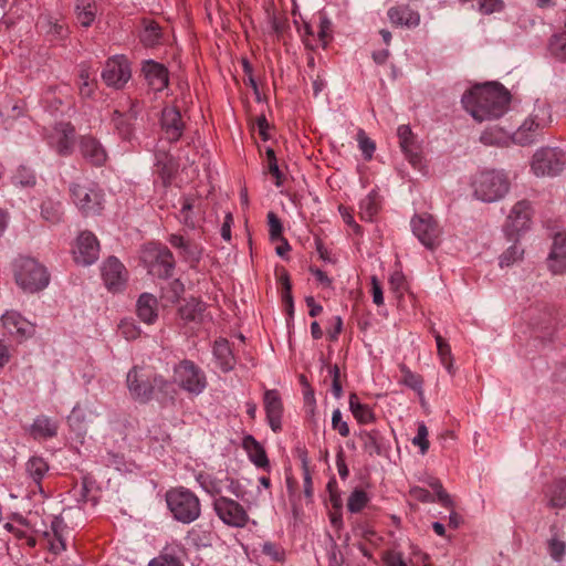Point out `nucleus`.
I'll use <instances>...</instances> for the list:
<instances>
[{"label": "nucleus", "instance_id": "20e7f679", "mask_svg": "<svg viewBox=\"0 0 566 566\" xmlns=\"http://www.w3.org/2000/svg\"><path fill=\"white\" fill-rule=\"evenodd\" d=\"M472 188L476 199L483 202H495L509 192L510 180L503 170L488 169L475 175Z\"/></svg>", "mask_w": 566, "mask_h": 566}, {"label": "nucleus", "instance_id": "c03bdc74", "mask_svg": "<svg viewBox=\"0 0 566 566\" xmlns=\"http://www.w3.org/2000/svg\"><path fill=\"white\" fill-rule=\"evenodd\" d=\"M31 431L34 437L52 438L57 433V426L46 417H38L31 427Z\"/></svg>", "mask_w": 566, "mask_h": 566}, {"label": "nucleus", "instance_id": "39448f33", "mask_svg": "<svg viewBox=\"0 0 566 566\" xmlns=\"http://www.w3.org/2000/svg\"><path fill=\"white\" fill-rule=\"evenodd\" d=\"M174 384L197 396L206 389L207 378L202 369L192 360L184 359L174 367Z\"/></svg>", "mask_w": 566, "mask_h": 566}, {"label": "nucleus", "instance_id": "9b49d317", "mask_svg": "<svg viewBox=\"0 0 566 566\" xmlns=\"http://www.w3.org/2000/svg\"><path fill=\"white\" fill-rule=\"evenodd\" d=\"M36 28L50 42H60L69 38L70 30L59 13L42 12L36 21Z\"/></svg>", "mask_w": 566, "mask_h": 566}, {"label": "nucleus", "instance_id": "680f3d73", "mask_svg": "<svg viewBox=\"0 0 566 566\" xmlns=\"http://www.w3.org/2000/svg\"><path fill=\"white\" fill-rule=\"evenodd\" d=\"M358 143H359V148L364 155V158L367 160L371 159L374 151L376 149V146H375V143L369 137H367V135L365 134L364 130H360L358 133Z\"/></svg>", "mask_w": 566, "mask_h": 566}, {"label": "nucleus", "instance_id": "79ce46f5", "mask_svg": "<svg viewBox=\"0 0 566 566\" xmlns=\"http://www.w3.org/2000/svg\"><path fill=\"white\" fill-rule=\"evenodd\" d=\"M155 265L159 266L158 274L168 277L175 268L174 255L168 248H160L155 255Z\"/></svg>", "mask_w": 566, "mask_h": 566}, {"label": "nucleus", "instance_id": "2f4dec72", "mask_svg": "<svg viewBox=\"0 0 566 566\" xmlns=\"http://www.w3.org/2000/svg\"><path fill=\"white\" fill-rule=\"evenodd\" d=\"M40 214L44 221L57 224L64 217L63 205L59 199L46 197L40 205Z\"/></svg>", "mask_w": 566, "mask_h": 566}, {"label": "nucleus", "instance_id": "412c9836", "mask_svg": "<svg viewBox=\"0 0 566 566\" xmlns=\"http://www.w3.org/2000/svg\"><path fill=\"white\" fill-rule=\"evenodd\" d=\"M531 327L541 333L538 337H546L552 334L555 324L553 310L549 306L532 308L528 313Z\"/></svg>", "mask_w": 566, "mask_h": 566}, {"label": "nucleus", "instance_id": "a878e982", "mask_svg": "<svg viewBox=\"0 0 566 566\" xmlns=\"http://www.w3.org/2000/svg\"><path fill=\"white\" fill-rule=\"evenodd\" d=\"M387 15L389 21L398 27L416 28L420 23V14L409 6L391 7Z\"/></svg>", "mask_w": 566, "mask_h": 566}, {"label": "nucleus", "instance_id": "a18cd8bd", "mask_svg": "<svg viewBox=\"0 0 566 566\" xmlns=\"http://www.w3.org/2000/svg\"><path fill=\"white\" fill-rule=\"evenodd\" d=\"M48 470L49 465L41 457H32L27 462V472L36 484H40Z\"/></svg>", "mask_w": 566, "mask_h": 566}, {"label": "nucleus", "instance_id": "ddd939ff", "mask_svg": "<svg viewBox=\"0 0 566 566\" xmlns=\"http://www.w3.org/2000/svg\"><path fill=\"white\" fill-rule=\"evenodd\" d=\"M130 67L126 57L114 56L109 59L102 72V80L107 86L122 88L130 78Z\"/></svg>", "mask_w": 566, "mask_h": 566}, {"label": "nucleus", "instance_id": "4468645a", "mask_svg": "<svg viewBox=\"0 0 566 566\" xmlns=\"http://www.w3.org/2000/svg\"><path fill=\"white\" fill-rule=\"evenodd\" d=\"M99 244L96 237L90 231H83L76 240L73 250L74 261L81 265H91L98 259Z\"/></svg>", "mask_w": 566, "mask_h": 566}, {"label": "nucleus", "instance_id": "5fc2aeb1", "mask_svg": "<svg viewBox=\"0 0 566 566\" xmlns=\"http://www.w3.org/2000/svg\"><path fill=\"white\" fill-rule=\"evenodd\" d=\"M523 254L524 250L514 243L500 255V266L505 268L513 265L515 262L522 260Z\"/></svg>", "mask_w": 566, "mask_h": 566}, {"label": "nucleus", "instance_id": "603ef678", "mask_svg": "<svg viewBox=\"0 0 566 566\" xmlns=\"http://www.w3.org/2000/svg\"><path fill=\"white\" fill-rule=\"evenodd\" d=\"M12 181L17 186L34 187L36 184V177L29 167L22 165L17 169L12 177Z\"/></svg>", "mask_w": 566, "mask_h": 566}, {"label": "nucleus", "instance_id": "f257e3e1", "mask_svg": "<svg viewBox=\"0 0 566 566\" xmlns=\"http://www.w3.org/2000/svg\"><path fill=\"white\" fill-rule=\"evenodd\" d=\"M510 92L500 83L475 85L467 91L461 103L476 122L500 118L509 107Z\"/></svg>", "mask_w": 566, "mask_h": 566}, {"label": "nucleus", "instance_id": "a19ab883", "mask_svg": "<svg viewBox=\"0 0 566 566\" xmlns=\"http://www.w3.org/2000/svg\"><path fill=\"white\" fill-rule=\"evenodd\" d=\"M178 219L188 229H196L199 219L195 213V199L184 198Z\"/></svg>", "mask_w": 566, "mask_h": 566}, {"label": "nucleus", "instance_id": "6e6552de", "mask_svg": "<svg viewBox=\"0 0 566 566\" xmlns=\"http://www.w3.org/2000/svg\"><path fill=\"white\" fill-rule=\"evenodd\" d=\"M549 119V108L546 105L537 106L530 118L513 135L514 143L526 146L536 142L541 130L547 125Z\"/></svg>", "mask_w": 566, "mask_h": 566}, {"label": "nucleus", "instance_id": "9d476101", "mask_svg": "<svg viewBox=\"0 0 566 566\" xmlns=\"http://www.w3.org/2000/svg\"><path fill=\"white\" fill-rule=\"evenodd\" d=\"M532 219V207L530 201L521 200L516 202L504 224V232L509 240H516L521 232L530 228Z\"/></svg>", "mask_w": 566, "mask_h": 566}, {"label": "nucleus", "instance_id": "7ed1b4c3", "mask_svg": "<svg viewBox=\"0 0 566 566\" xmlns=\"http://www.w3.org/2000/svg\"><path fill=\"white\" fill-rule=\"evenodd\" d=\"M13 273L15 283L28 293L42 291L50 283L46 268L33 258H18L13 262Z\"/></svg>", "mask_w": 566, "mask_h": 566}, {"label": "nucleus", "instance_id": "8fccbe9b", "mask_svg": "<svg viewBox=\"0 0 566 566\" xmlns=\"http://www.w3.org/2000/svg\"><path fill=\"white\" fill-rule=\"evenodd\" d=\"M179 255L184 261L188 262L191 268H196L202 255V248L189 240L186 241L184 247L179 250Z\"/></svg>", "mask_w": 566, "mask_h": 566}, {"label": "nucleus", "instance_id": "cd10ccee", "mask_svg": "<svg viewBox=\"0 0 566 566\" xmlns=\"http://www.w3.org/2000/svg\"><path fill=\"white\" fill-rule=\"evenodd\" d=\"M364 451L370 457H379L385 452V439L379 430H363L359 433Z\"/></svg>", "mask_w": 566, "mask_h": 566}, {"label": "nucleus", "instance_id": "c85d7f7f", "mask_svg": "<svg viewBox=\"0 0 566 566\" xmlns=\"http://www.w3.org/2000/svg\"><path fill=\"white\" fill-rule=\"evenodd\" d=\"M242 446L247 451L249 459L253 462L258 468H269V459L263 446L254 439L252 436H245L243 438Z\"/></svg>", "mask_w": 566, "mask_h": 566}, {"label": "nucleus", "instance_id": "f704fd0d", "mask_svg": "<svg viewBox=\"0 0 566 566\" xmlns=\"http://www.w3.org/2000/svg\"><path fill=\"white\" fill-rule=\"evenodd\" d=\"M97 13V6L95 1L76 0L75 15L77 22L83 28H88L95 21Z\"/></svg>", "mask_w": 566, "mask_h": 566}, {"label": "nucleus", "instance_id": "423d86ee", "mask_svg": "<svg viewBox=\"0 0 566 566\" xmlns=\"http://www.w3.org/2000/svg\"><path fill=\"white\" fill-rule=\"evenodd\" d=\"M70 192L74 203L84 216H95L103 210V192L96 185L72 182Z\"/></svg>", "mask_w": 566, "mask_h": 566}, {"label": "nucleus", "instance_id": "b1692460", "mask_svg": "<svg viewBox=\"0 0 566 566\" xmlns=\"http://www.w3.org/2000/svg\"><path fill=\"white\" fill-rule=\"evenodd\" d=\"M565 258L566 233H556L547 258V266L553 274H562L565 272Z\"/></svg>", "mask_w": 566, "mask_h": 566}, {"label": "nucleus", "instance_id": "72a5a7b5", "mask_svg": "<svg viewBox=\"0 0 566 566\" xmlns=\"http://www.w3.org/2000/svg\"><path fill=\"white\" fill-rule=\"evenodd\" d=\"M205 312L206 303L196 297H190L179 308L181 318L188 322H202Z\"/></svg>", "mask_w": 566, "mask_h": 566}, {"label": "nucleus", "instance_id": "09e8293b", "mask_svg": "<svg viewBox=\"0 0 566 566\" xmlns=\"http://www.w3.org/2000/svg\"><path fill=\"white\" fill-rule=\"evenodd\" d=\"M551 532L552 537L547 542L548 554L555 562H560L566 552V543L558 538L555 525L551 526Z\"/></svg>", "mask_w": 566, "mask_h": 566}, {"label": "nucleus", "instance_id": "a211bd4d", "mask_svg": "<svg viewBox=\"0 0 566 566\" xmlns=\"http://www.w3.org/2000/svg\"><path fill=\"white\" fill-rule=\"evenodd\" d=\"M3 327L8 333L22 342L34 334V325L15 311H7L1 316Z\"/></svg>", "mask_w": 566, "mask_h": 566}, {"label": "nucleus", "instance_id": "ea45409f", "mask_svg": "<svg viewBox=\"0 0 566 566\" xmlns=\"http://www.w3.org/2000/svg\"><path fill=\"white\" fill-rule=\"evenodd\" d=\"M144 30L140 33V41L145 46L153 48L160 42L161 29L159 24L151 20H144Z\"/></svg>", "mask_w": 566, "mask_h": 566}, {"label": "nucleus", "instance_id": "864d4df0", "mask_svg": "<svg viewBox=\"0 0 566 566\" xmlns=\"http://www.w3.org/2000/svg\"><path fill=\"white\" fill-rule=\"evenodd\" d=\"M57 91L61 92L59 86H49L43 95L45 108L51 113L57 112L63 104L62 96H56Z\"/></svg>", "mask_w": 566, "mask_h": 566}, {"label": "nucleus", "instance_id": "774afa93", "mask_svg": "<svg viewBox=\"0 0 566 566\" xmlns=\"http://www.w3.org/2000/svg\"><path fill=\"white\" fill-rule=\"evenodd\" d=\"M382 559L386 566H408L402 554L396 551L386 552Z\"/></svg>", "mask_w": 566, "mask_h": 566}, {"label": "nucleus", "instance_id": "0e129e2a", "mask_svg": "<svg viewBox=\"0 0 566 566\" xmlns=\"http://www.w3.org/2000/svg\"><path fill=\"white\" fill-rule=\"evenodd\" d=\"M412 443L420 448L421 454H424L428 451V429L424 423H420L418 426L417 436L412 439Z\"/></svg>", "mask_w": 566, "mask_h": 566}, {"label": "nucleus", "instance_id": "338daca9", "mask_svg": "<svg viewBox=\"0 0 566 566\" xmlns=\"http://www.w3.org/2000/svg\"><path fill=\"white\" fill-rule=\"evenodd\" d=\"M332 428L337 430L342 437H347L349 434L348 423L342 420V412L339 409H335L333 411Z\"/></svg>", "mask_w": 566, "mask_h": 566}, {"label": "nucleus", "instance_id": "c756f323", "mask_svg": "<svg viewBox=\"0 0 566 566\" xmlns=\"http://www.w3.org/2000/svg\"><path fill=\"white\" fill-rule=\"evenodd\" d=\"M400 146L412 165L419 160L418 147L416 146L415 136L409 125H400L397 129Z\"/></svg>", "mask_w": 566, "mask_h": 566}, {"label": "nucleus", "instance_id": "e433bc0d", "mask_svg": "<svg viewBox=\"0 0 566 566\" xmlns=\"http://www.w3.org/2000/svg\"><path fill=\"white\" fill-rule=\"evenodd\" d=\"M66 528V524L62 516H54L51 522V532L54 536V541L51 542V552L59 554L66 548L63 532Z\"/></svg>", "mask_w": 566, "mask_h": 566}, {"label": "nucleus", "instance_id": "6e6d98bb", "mask_svg": "<svg viewBox=\"0 0 566 566\" xmlns=\"http://www.w3.org/2000/svg\"><path fill=\"white\" fill-rule=\"evenodd\" d=\"M400 371L402 374L401 381L403 385L417 390L418 392L422 391L423 380L420 375L412 373L406 365H400Z\"/></svg>", "mask_w": 566, "mask_h": 566}, {"label": "nucleus", "instance_id": "37998d69", "mask_svg": "<svg viewBox=\"0 0 566 566\" xmlns=\"http://www.w3.org/2000/svg\"><path fill=\"white\" fill-rule=\"evenodd\" d=\"M154 397L158 399H175L176 390L174 388V381L170 382L165 379L161 375H154L153 377Z\"/></svg>", "mask_w": 566, "mask_h": 566}, {"label": "nucleus", "instance_id": "13d9d810", "mask_svg": "<svg viewBox=\"0 0 566 566\" xmlns=\"http://www.w3.org/2000/svg\"><path fill=\"white\" fill-rule=\"evenodd\" d=\"M268 223H269V237L272 242H276L279 240H283V226L280 218L274 212L268 213Z\"/></svg>", "mask_w": 566, "mask_h": 566}, {"label": "nucleus", "instance_id": "58836bf2", "mask_svg": "<svg viewBox=\"0 0 566 566\" xmlns=\"http://www.w3.org/2000/svg\"><path fill=\"white\" fill-rule=\"evenodd\" d=\"M380 208L379 197L376 191H371L359 203V214L365 221H373Z\"/></svg>", "mask_w": 566, "mask_h": 566}, {"label": "nucleus", "instance_id": "5701e85b", "mask_svg": "<svg viewBox=\"0 0 566 566\" xmlns=\"http://www.w3.org/2000/svg\"><path fill=\"white\" fill-rule=\"evenodd\" d=\"M127 386L133 397L142 402H147L154 397L153 378L140 379L137 367L128 371Z\"/></svg>", "mask_w": 566, "mask_h": 566}, {"label": "nucleus", "instance_id": "393cba45", "mask_svg": "<svg viewBox=\"0 0 566 566\" xmlns=\"http://www.w3.org/2000/svg\"><path fill=\"white\" fill-rule=\"evenodd\" d=\"M80 151L83 158L93 166L101 167L106 163L107 155L104 147L91 136L81 138Z\"/></svg>", "mask_w": 566, "mask_h": 566}, {"label": "nucleus", "instance_id": "c9c22d12", "mask_svg": "<svg viewBox=\"0 0 566 566\" xmlns=\"http://www.w3.org/2000/svg\"><path fill=\"white\" fill-rule=\"evenodd\" d=\"M180 551L179 547L166 546L157 557L150 559L148 566H184Z\"/></svg>", "mask_w": 566, "mask_h": 566}, {"label": "nucleus", "instance_id": "4d7b16f0", "mask_svg": "<svg viewBox=\"0 0 566 566\" xmlns=\"http://www.w3.org/2000/svg\"><path fill=\"white\" fill-rule=\"evenodd\" d=\"M224 481L228 482V490L231 494H233L237 499L245 502V503H255L256 500L250 499L248 492L243 490L241 483L238 480H234L227 474L224 475Z\"/></svg>", "mask_w": 566, "mask_h": 566}, {"label": "nucleus", "instance_id": "49530a36", "mask_svg": "<svg viewBox=\"0 0 566 566\" xmlns=\"http://www.w3.org/2000/svg\"><path fill=\"white\" fill-rule=\"evenodd\" d=\"M434 339L437 343L438 355L442 365L446 367L450 375L454 374L452 355L450 345L446 342V339L437 332H434Z\"/></svg>", "mask_w": 566, "mask_h": 566}, {"label": "nucleus", "instance_id": "f8f14e48", "mask_svg": "<svg viewBox=\"0 0 566 566\" xmlns=\"http://www.w3.org/2000/svg\"><path fill=\"white\" fill-rule=\"evenodd\" d=\"M413 234L428 249L439 245L440 229L430 214H417L411 219Z\"/></svg>", "mask_w": 566, "mask_h": 566}, {"label": "nucleus", "instance_id": "1a4fd4ad", "mask_svg": "<svg viewBox=\"0 0 566 566\" xmlns=\"http://www.w3.org/2000/svg\"><path fill=\"white\" fill-rule=\"evenodd\" d=\"M212 505L217 516L228 526L242 528L249 522L247 510L233 499L220 495Z\"/></svg>", "mask_w": 566, "mask_h": 566}, {"label": "nucleus", "instance_id": "e2e57ef3", "mask_svg": "<svg viewBox=\"0 0 566 566\" xmlns=\"http://www.w3.org/2000/svg\"><path fill=\"white\" fill-rule=\"evenodd\" d=\"M118 331L122 334V336L125 337L127 340L136 339L140 334V331L135 325V323L128 319H124L120 322Z\"/></svg>", "mask_w": 566, "mask_h": 566}, {"label": "nucleus", "instance_id": "aec40b11", "mask_svg": "<svg viewBox=\"0 0 566 566\" xmlns=\"http://www.w3.org/2000/svg\"><path fill=\"white\" fill-rule=\"evenodd\" d=\"M264 408L271 429L274 432L280 431L282 429L283 403L277 390H265Z\"/></svg>", "mask_w": 566, "mask_h": 566}, {"label": "nucleus", "instance_id": "bf43d9fd", "mask_svg": "<svg viewBox=\"0 0 566 566\" xmlns=\"http://www.w3.org/2000/svg\"><path fill=\"white\" fill-rule=\"evenodd\" d=\"M78 77H80V94L82 97H92L93 93H94V83L93 82H90V72H88V67L86 66H82L81 70H80V74H78Z\"/></svg>", "mask_w": 566, "mask_h": 566}, {"label": "nucleus", "instance_id": "4c0bfd02", "mask_svg": "<svg viewBox=\"0 0 566 566\" xmlns=\"http://www.w3.org/2000/svg\"><path fill=\"white\" fill-rule=\"evenodd\" d=\"M349 410L360 423H369L375 419L370 407L361 403L355 392L349 396Z\"/></svg>", "mask_w": 566, "mask_h": 566}, {"label": "nucleus", "instance_id": "de8ad7c7", "mask_svg": "<svg viewBox=\"0 0 566 566\" xmlns=\"http://www.w3.org/2000/svg\"><path fill=\"white\" fill-rule=\"evenodd\" d=\"M197 481L208 494L220 496L224 479L200 473L197 475Z\"/></svg>", "mask_w": 566, "mask_h": 566}, {"label": "nucleus", "instance_id": "0eeeda50", "mask_svg": "<svg viewBox=\"0 0 566 566\" xmlns=\"http://www.w3.org/2000/svg\"><path fill=\"white\" fill-rule=\"evenodd\" d=\"M565 165L566 158L560 149L543 147L533 155L531 167L538 177H553L560 174Z\"/></svg>", "mask_w": 566, "mask_h": 566}, {"label": "nucleus", "instance_id": "7c9ffc66", "mask_svg": "<svg viewBox=\"0 0 566 566\" xmlns=\"http://www.w3.org/2000/svg\"><path fill=\"white\" fill-rule=\"evenodd\" d=\"M213 356L223 373H229L234 368L235 358L227 339L220 338L214 342Z\"/></svg>", "mask_w": 566, "mask_h": 566}, {"label": "nucleus", "instance_id": "bb28decb", "mask_svg": "<svg viewBox=\"0 0 566 566\" xmlns=\"http://www.w3.org/2000/svg\"><path fill=\"white\" fill-rule=\"evenodd\" d=\"M157 298L150 293H143L136 304L137 316L146 324H153L157 319Z\"/></svg>", "mask_w": 566, "mask_h": 566}, {"label": "nucleus", "instance_id": "2eb2a0df", "mask_svg": "<svg viewBox=\"0 0 566 566\" xmlns=\"http://www.w3.org/2000/svg\"><path fill=\"white\" fill-rule=\"evenodd\" d=\"M140 113L138 102H133L127 112L114 111L112 122L119 137L123 140L130 142L135 134V122Z\"/></svg>", "mask_w": 566, "mask_h": 566}, {"label": "nucleus", "instance_id": "f03ea898", "mask_svg": "<svg viewBox=\"0 0 566 566\" xmlns=\"http://www.w3.org/2000/svg\"><path fill=\"white\" fill-rule=\"evenodd\" d=\"M165 499L172 517L182 524H190L201 515L199 497L187 488H172L166 492Z\"/></svg>", "mask_w": 566, "mask_h": 566}, {"label": "nucleus", "instance_id": "3c124183", "mask_svg": "<svg viewBox=\"0 0 566 566\" xmlns=\"http://www.w3.org/2000/svg\"><path fill=\"white\" fill-rule=\"evenodd\" d=\"M368 502V494L361 489H355L347 500V510L350 513H358L367 505Z\"/></svg>", "mask_w": 566, "mask_h": 566}, {"label": "nucleus", "instance_id": "473e14b6", "mask_svg": "<svg viewBox=\"0 0 566 566\" xmlns=\"http://www.w3.org/2000/svg\"><path fill=\"white\" fill-rule=\"evenodd\" d=\"M545 496L548 499L547 505L552 509H564L566 506V479L555 480Z\"/></svg>", "mask_w": 566, "mask_h": 566}, {"label": "nucleus", "instance_id": "69168bd1", "mask_svg": "<svg viewBox=\"0 0 566 566\" xmlns=\"http://www.w3.org/2000/svg\"><path fill=\"white\" fill-rule=\"evenodd\" d=\"M478 1V10L482 14H492L494 12H499L503 8L502 0H476Z\"/></svg>", "mask_w": 566, "mask_h": 566}, {"label": "nucleus", "instance_id": "4be33fe9", "mask_svg": "<svg viewBox=\"0 0 566 566\" xmlns=\"http://www.w3.org/2000/svg\"><path fill=\"white\" fill-rule=\"evenodd\" d=\"M148 85L156 92H161L168 86V70L153 60L145 61L142 69Z\"/></svg>", "mask_w": 566, "mask_h": 566}, {"label": "nucleus", "instance_id": "052dcab7", "mask_svg": "<svg viewBox=\"0 0 566 566\" xmlns=\"http://www.w3.org/2000/svg\"><path fill=\"white\" fill-rule=\"evenodd\" d=\"M265 154L268 158L269 172L276 179L275 185L279 187L282 185L283 174L279 168L275 151L271 147H269L266 148Z\"/></svg>", "mask_w": 566, "mask_h": 566}, {"label": "nucleus", "instance_id": "f3484780", "mask_svg": "<svg viewBox=\"0 0 566 566\" xmlns=\"http://www.w3.org/2000/svg\"><path fill=\"white\" fill-rule=\"evenodd\" d=\"M164 137L169 143H176L180 139L185 130L180 112L172 106L165 107L160 118Z\"/></svg>", "mask_w": 566, "mask_h": 566}, {"label": "nucleus", "instance_id": "dca6fc26", "mask_svg": "<svg viewBox=\"0 0 566 566\" xmlns=\"http://www.w3.org/2000/svg\"><path fill=\"white\" fill-rule=\"evenodd\" d=\"M75 129L71 123H57L49 137V144L61 156H69L74 147Z\"/></svg>", "mask_w": 566, "mask_h": 566}, {"label": "nucleus", "instance_id": "6ab92c4d", "mask_svg": "<svg viewBox=\"0 0 566 566\" xmlns=\"http://www.w3.org/2000/svg\"><path fill=\"white\" fill-rule=\"evenodd\" d=\"M102 276L109 291H119L126 283V270L122 262L109 256L103 264Z\"/></svg>", "mask_w": 566, "mask_h": 566}]
</instances>
